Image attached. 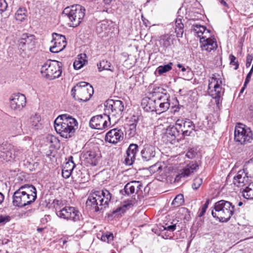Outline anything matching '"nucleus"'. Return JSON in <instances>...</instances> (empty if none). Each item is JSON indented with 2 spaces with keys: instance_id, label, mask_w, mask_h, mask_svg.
I'll return each mask as SVG.
<instances>
[{
  "instance_id": "obj_40",
  "label": "nucleus",
  "mask_w": 253,
  "mask_h": 253,
  "mask_svg": "<svg viewBox=\"0 0 253 253\" xmlns=\"http://www.w3.org/2000/svg\"><path fill=\"white\" fill-rule=\"evenodd\" d=\"M46 140L48 144L53 146L54 147L59 143V141L57 138L52 135H48L46 137Z\"/></svg>"
},
{
  "instance_id": "obj_54",
  "label": "nucleus",
  "mask_w": 253,
  "mask_h": 253,
  "mask_svg": "<svg viewBox=\"0 0 253 253\" xmlns=\"http://www.w3.org/2000/svg\"><path fill=\"white\" fill-rule=\"evenodd\" d=\"M72 172V171L66 169L64 168L62 169V174L63 177H64L65 178H69Z\"/></svg>"
},
{
  "instance_id": "obj_28",
  "label": "nucleus",
  "mask_w": 253,
  "mask_h": 253,
  "mask_svg": "<svg viewBox=\"0 0 253 253\" xmlns=\"http://www.w3.org/2000/svg\"><path fill=\"white\" fill-rule=\"evenodd\" d=\"M12 129L15 131V135H21L22 133V121L20 119L14 118L12 121Z\"/></svg>"
},
{
  "instance_id": "obj_2",
  "label": "nucleus",
  "mask_w": 253,
  "mask_h": 253,
  "mask_svg": "<svg viewBox=\"0 0 253 253\" xmlns=\"http://www.w3.org/2000/svg\"><path fill=\"white\" fill-rule=\"evenodd\" d=\"M37 198V190L33 185L25 184L16 190L12 196L14 207L22 208L34 203Z\"/></svg>"
},
{
  "instance_id": "obj_42",
  "label": "nucleus",
  "mask_w": 253,
  "mask_h": 253,
  "mask_svg": "<svg viewBox=\"0 0 253 253\" xmlns=\"http://www.w3.org/2000/svg\"><path fill=\"white\" fill-rule=\"evenodd\" d=\"M138 151V145L136 144H131L129 145L128 148L126 150V153L130 154H134V156H136V153Z\"/></svg>"
},
{
  "instance_id": "obj_11",
  "label": "nucleus",
  "mask_w": 253,
  "mask_h": 253,
  "mask_svg": "<svg viewBox=\"0 0 253 253\" xmlns=\"http://www.w3.org/2000/svg\"><path fill=\"white\" fill-rule=\"evenodd\" d=\"M56 214L60 218L74 222L80 221L83 219L81 212L73 207H65L57 211Z\"/></svg>"
},
{
  "instance_id": "obj_34",
  "label": "nucleus",
  "mask_w": 253,
  "mask_h": 253,
  "mask_svg": "<svg viewBox=\"0 0 253 253\" xmlns=\"http://www.w3.org/2000/svg\"><path fill=\"white\" fill-rule=\"evenodd\" d=\"M97 66L99 71L104 70H109L112 72L113 71V69L110 68L111 64L107 60H103L100 61L99 64H97Z\"/></svg>"
},
{
  "instance_id": "obj_39",
  "label": "nucleus",
  "mask_w": 253,
  "mask_h": 253,
  "mask_svg": "<svg viewBox=\"0 0 253 253\" xmlns=\"http://www.w3.org/2000/svg\"><path fill=\"white\" fill-rule=\"evenodd\" d=\"M172 63H169L167 65L160 66L157 68L156 71L160 75L165 73L169 71L172 69Z\"/></svg>"
},
{
  "instance_id": "obj_19",
  "label": "nucleus",
  "mask_w": 253,
  "mask_h": 253,
  "mask_svg": "<svg viewBox=\"0 0 253 253\" xmlns=\"http://www.w3.org/2000/svg\"><path fill=\"white\" fill-rule=\"evenodd\" d=\"M156 155V148L150 144H145L141 151L142 160L143 162H149L155 158Z\"/></svg>"
},
{
  "instance_id": "obj_16",
  "label": "nucleus",
  "mask_w": 253,
  "mask_h": 253,
  "mask_svg": "<svg viewBox=\"0 0 253 253\" xmlns=\"http://www.w3.org/2000/svg\"><path fill=\"white\" fill-rule=\"evenodd\" d=\"M198 167L199 166L197 163L191 162L187 164L179 171L178 174L175 178V180L178 181L181 178L191 175L197 171Z\"/></svg>"
},
{
  "instance_id": "obj_7",
  "label": "nucleus",
  "mask_w": 253,
  "mask_h": 253,
  "mask_svg": "<svg viewBox=\"0 0 253 253\" xmlns=\"http://www.w3.org/2000/svg\"><path fill=\"white\" fill-rule=\"evenodd\" d=\"M85 8L80 4L73 5L64 9L63 13L70 20V26L76 27L80 25L85 15Z\"/></svg>"
},
{
  "instance_id": "obj_8",
  "label": "nucleus",
  "mask_w": 253,
  "mask_h": 253,
  "mask_svg": "<svg viewBox=\"0 0 253 253\" xmlns=\"http://www.w3.org/2000/svg\"><path fill=\"white\" fill-rule=\"evenodd\" d=\"M234 140L241 145H247L252 142L253 133L251 129L246 125L238 123L234 130Z\"/></svg>"
},
{
  "instance_id": "obj_23",
  "label": "nucleus",
  "mask_w": 253,
  "mask_h": 253,
  "mask_svg": "<svg viewBox=\"0 0 253 253\" xmlns=\"http://www.w3.org/2000/svg\"><path fill=\"white\" fill-rule=\"evenodd\" d=\"M87 166H96L98 163V157L93 150H89L84 153L81 157Z\"/></svg>"
},
{
  "instance_id": "obj_22",
  "label": "nucleus",
  "mask_w": 253,
  "mask_h": 253,
  "mask_svg": "<svg viewBox=\"0 0 253 253\" xmlns=\"http://www.w3.org/2000/svg\"><path fill=\"white\" fill-rule=\"evenodd\" d=\"M142 187V183L139 181H132L127 183L125 186L124 192L127 196L133 195L138 192Z\"/></svg>"
},
{
  "instance_id": "obj_53",
  "label": "nucleus",
  "mask_w": 253,
  "mask_h": 253,
  "mask_svg": "<svg viewBox=\"0 0 253 253\" xmlns=\"http://www.w3.org/2000/svg\"><path fill=\"white\" fill-rule=\"evenodd\" d=\"M253 66L251 68L250 72H249V73L247 74V76L246 78V79H245V81L244 82L245 83V86H247V85L249 84V83L250 82V80H251V76L252 75V74H253Z\"/></svg>"
},
{
  "instance_id": "obj_57",
  "label": "nucleus",
  "mask_w": 253,
  "mask_h": 253,
  "mask_svg": "<svg viewBox=\"0 0 253 253\" xmlns=\"http://www.w3.org/2000/svg\"><path fill=\"white\" fill-rule=\"evenodd\" d=\"M26 45L25 42L24 40H22V37H21L19 43V48L24 51L25 49V46Z\"/></svg>"
},
{
  "instance_id": "obj_20",
  "label": "nucleus",
  "mask_w": 253,
  "mask_h": 253,
  "mask_svg": "<svg viewBox=\"0 0 253 253\" xmlns=\"http://www.w3.org/2000/svg\"><path fill=\"white\" fill-rule=\"evenodd\" d=\"M57 36L54 40V45L50 47V51L53 53H58L64 49L66 45V38L64 36L55 34Z\"/></svg>"
},
{
  "instance_id": "obj_25",
  "label": "nucleus",
  "mask_w": 253,
  "mask_h": 253,
  "mask_svg": "<svg viewBox=\"0 0 253 253\" xmlns=\"http://www.w3.org/2000/svg\"><path fill=\"white\" fill-rule=\"evenodd\" d=\"M142 105L147 111H155L154 98H145L142 99Z\"/></svg>"
},
{
  "instance_id": "obj_30",
  "label": "nucleus",
  "mask_w": 253,
  "mask_h": 253,
  "mask_svg": "<svg viewBox=\"0 0 253 253\" xmlns=\"http://www.w3.org/2000/svg\"><path fill=\"white\" fill-rule=\"evenodd\" d=\"M153 97H156L158 99V103L166 102V101H169V95L167 93L163 92L158 93L154 92L153 93Z\"/></svg>"
},
{
  "instance_id": "obj_50",
  "label": "nucleus",
  "mask_w": 253,
  "mask_h": 253,
  "mask_svg": "<svg viewBox=\"0 0 253 253\" xmlns=\"http://www.w3.org/2000/svg\"><path fill=\"white\" fill-rule=\"evenodd\" d=\"M75 164L74 163V162H68L64 165L63 168L69 170L73 172V170L75 167Z\"/></svg>"
},
{
  "instance_id": "obj_32",
  "label": "nucleus",
  "mask_w": 253,
  "mask_h": 253,
  "mask_svg": "<svg viewBox=\"0 0 253 253\" xmlns=\"http://www.w3.org/2000/svg\"><path fill=\"white\" fill-rule=\"evenodd\" d=\"M27 10L24 8H19L15 14V18L17 21L22 22L27 17Z\"/></svg>"
},
{
  "instance_id": "obj_49",
  "label": "nucleus",
  "mask_w": 253,
  "mask_h": 253,
  "mask_svg": "<svg viewBox=\"0 0 253 253\" xmlns=\"http://www.w3.org/2000/svg\"><path fill=\"white\" fill-rule=\"evenodd\" d=\"M107 22L106 21H103L102 22L98 23L96 29L98 32H101L106 30L107 29Z\"/></svg>"
},
{
  "instance_id": "obj_48",
  "label": "nucleus",
  "mask_w": 253,
  "mask_h": 253,
  "mask_svg": "<svg viewBox=\"0 0 253 253\" xmlns=\"http://www.w3.org/2000/svg\"><path fill=\"white\" fill-rule=\"evenodd\" d=\"M210 201H211V200L210 199H207L206 200V202L205 203V204L202 206L201 209L200 210V212L199 214V216L200 217H202V216H203L204 215L206 211L207 208H208V206H209Z\"/></svg>"
},
{
  "instance_id": "obj_17",
  "label": "nucleus",
  "mask_w": 253,
  "mask_h": 253,
  "mask_svg": "<svg viewBox=\"0 0 253 253\" xmlns=\"http://www.w3.org/2000/svg\"><path fill=\"white\" fill-rule=\"evenodd\" d=\"M124 133L121 129L114 128L109 131L106 134L105 140L110 143L116 144L123 140Z\"/></svg>"
},
{
  "instance_id": "obj_41",
  "label": "nucleus",
  "mask_w": 253,
  "mask_h": 253,
  "mask_svg": "<svg viewBox=\"0 0 253 253\" xmlns=\"http://www.w3.org/2000/svg\"><path fill=\"white\" fill-rule=\"evenodd\" d=\"M163 168V166L161 163H157L154 165L149 167V171L151 172H159L160 173Z\"/></svg>"
},
{
  "instance_id": "obj_64",
  "label": "nucleus",
  "mask_w": 253,
  "mask_h": 253,
  "mask_svg": "<svg viewBox=\"0 0 253 253\" xmlns=\"http://www.w3.org/2000/svg\"><path fill=\"white\" fill-rule=\"evenodd\" d=\"M220 1V3L224 5V6L228 7V4H227L226 2V0H219Z\"/></svg>"
},
{
  "instance_id": "obj_51",
  "label": "nucleus",
  "mask_w": 253,
  "mask_h": 253,
  "mask_svg": "<svg viewBox=\"0 0 253 253\" xmlns=\"http://www.w3.org/2000/svg\"><path fill=\"white\" fill-rule=\"evenodd\" d=\"M229 58L230 60V64L235 66L234 69L235 70L237 69L239 67V64L238 62L235 61L236 57L233 55H230L229 56Z\"/></svg>"
},
{
  "instance_id": "obj_43",
  "label": "nucleus",
  "mask_w": 253,
  "mask_h": 253,
  "mask_svg": "<svg viewBox=\"0 0 253 253\" xmlns=\"http://www.w3.org/2000/svg\"><path fill=\"white\" fill-rule=\"evenodd\" d=\"M13 149L14 150L13 151V155H14V160H15L16 158L19 159L22 156L23 152L24 151L23 149H21L20 147H17L14 146H13Z\"/></svg>"
},
{
  "instance_id": "obj_62",
  "label": "nucleus",
  "mask_w": 253,
  "mask_h": 253,
  "mask_svg": "<svg viewBox=\"0 0 253 253\" xmlns=\"http://www.w3.org/2000/svg\"><path fill=\"white\" fill-rule=\"evenodd\" d=\"M177 67H178L179 68H181V71L182 72H185L186 71V68H185L182 64H177Z\"/></svg>"
},
{
  "instance_id": "obj_13",
  "label": "nucleus",
  "mask_w": 253,
  "mask_h": 253,
  "mask_svg": "<svg viewBox=\"0 0 253 253\" xmlns=\"http://www.w3.org/2000/svg\"><path fill=\"white\" fill-rule=\"evenodd\" d=\"M10 108L15 111L21 110L26 105L25 96L20 93L13 94L9 98Z\"/></svg>"
},
{
  "instance_id": "obj_31",
  "label": "nucleus",
  "mask_w": 253,
  "mask_h": 253,
  "mask_svg": "<svg viewBox=\"0 0 253 253\" xmlns=\"http://www.w3.org/2000/svg\"><path fill=\"white\" fill-rule=\"evenodd\" d=\"M41 116L38 114H35L31 117L30 119V123L32 126L36 129H38L41 126Z\"/></svg>"
},
{
  "instance_id": "obj_18",
  "label": "nucleus",
  "mask_w": 253,
  "mask_h": 253,
  "mask_svg": "<svg viewBox=\"0 0 253 253\" xmlns=\"http://www.w3.org/2000/svg\"><path fill=\"white\" fill-rule=\"evenodd\" d=\"M246 169H243L238 171L237 174L234 177L233 183L237 187H243L249 182V176Z\"/></svg>"
},
{
  "instance_id": "obj_4",
  "label": "nucleus",
  "mask_w": 253,
  "mask_h": 253,
  "mask_svg": "<svg viewBox=\"0 0 253 253\" xmlns=\"http://www.w3.org/2000/svg\"><path fill=\"white\" fill-rule=\"evenodd\" d=\"M111 199V194L106 189L91 194L86 202V206L98 211L105 208Z\"/></svg>"
},
{
  "instance_id": "obj_33",
  "label": "nucleus",
  "mask_w": 253,
  "mask_h": 253,
  "mask_svg": "<svg viewBox=\"0 0 253 253\" xmlns=\"http://www.w3.org/2000/svg\"><path fill=\"white\" fill-rule=\"evenodd\" d=\"M183 24L181 22V19H176L175 21V32L177 37H181L183 33Z\"/></svg>"
},
{
  "instance_id": "obj_60",
  "label": "nucleus",
  "mask_w": 253,
  "mask_h": 253,
  "mask_svg": "<svg viewBox=\"0 0 253 253\" xmlns=\"http://www.w3.org/2000/svg\"><path fill=\"white\" fill-rule=\"evenodd\" d=\"M123 211V208L122 207H120V208H118L116 210L114 211L113 213L114 214L119 215L121 213V211ZM123 212V211H122V212Z\"/></svg>"
},
{
  "instance_id": "obj_56",
  "label": "nucleus",
  "mask_w": 253,
  "mask_h": 253,
  "mask_svg": "<svg viewBox=\"0 0 253 253\" xmlns=\"http://www.w3.org/2000/svg\"><path fill=\"white\" fill-rule=\"evenodd\" d=\"M253 59V56L251 54H248L246 58V66L249 67L251 64L252 61Z\"/></svg>"
},
{
  "instance_id": "obj_37",
  "label": "nucleus",
  "mask_w": 253,
  "mask_h": 253,
  "mask_svg": "<svg viewBox=\"0 0 253 253\" xmlns=\"http://www.w3.org/2000/svg\"><path fill=\"white\" fill-rule=\"evenodd\" d=\"M22 40H24L28 45H33L35 43V36L32 35H28L27 34H23Z\"/></svg>"
},
{
  "instance_id": "obj_5",
  "label": "nucleus",
  "mask_w": 253,
  "mask_h": 253,
  "mask_svg": "<svg viewBox=\"0 0 253 253\" xmlns=\"http://www.w3.org/2000/svg\"><path fill=\"white\" fill-rule=\"evenodd\" d=\"M221 78L218 74H213L209 80L208 92L210 96L215 99L217 106L219 107L221 104V98L224 93V89L222 88Z\"/></svg>"
},
{
  "instance_id": "obj_27",
  "label": "nucleus",
  "mask_w": 253,
  "mask_h": 253,
  "mask_svg": "<svg viewBox=\"0 0 253 253\" xmlns=\"http://www.w3.org/2000/svg\"><path fill=\"white\" fill-rule=\"evenodd\" d=\"M137 124V121L134 118L129 121V123L127 124L128 128L126 131V134L128 135L129 137H132L136 134V127Z\"/></svg>"
},
{
  "instance_id": "obj_61",
  "label": "nucleus",
  "mask_w": 253,
  "mask_h": 253,
  "mask_svg": "<svg viewBox=\"0 0 253 253\" xmlns=\"http://www.w3.org/2000/svg\"><path fill=\"white\" fill-rule=\"evenodd\" d=\"M154 98L155 100V108H156V109H155V111L157 113V110L158 107L159 106V104L158 103V99L156 97Z\"/></svg>"
},
{
  "instance_id": "obj_38",
  "label": "nucleus",
  "mask_w": 253,
  "mask_h": 253,
  "mask_svg": "<svg viewBox=\"0 0 253 253\" xmlns=\"http://www.w3.org/2000/svg\"><path fill=\"white\" fill-rule=\"evenodd\" d=\"M170 107V102L169 101H166V102L164 103H160L159 106L158 107V109L157 110V114H161L162 113L165 112L167 111Z\"/></svg>"
},
{
  "instance_id": "obj_55",
  "label": "nucleus",
  "mask_w": 253,
  "mask_h": 253,
  "mask_svg": "<svg viewBox=\"0 0 253 253\" xmlns=\"http://www.w3.org/2000/svg\"><path fill=\"white\" fill-rule=\"evenodd\" d=\"M10 219V217L9 216H3L2 215H0V223L8 222Z\"/></svg>"
},
{
  "instance_id": "obj_47",
  "label": "nucleus",
  "mask_w": 253,
  "mask_h": 253,
  "mask_svg": "<svg viewBox=\"0 0 253 253\" xmlns=\"http://www.w3.org/2000/svg\"><path fill=\"white\" fill-rule=\"evenodd\" d=\"M202 182L203 180L202 178L196 177L194 179L193 183L192 185V188L195 190H197L201 185Z\"/></svg>"
},
{
  "instance_id": "obj_12",
  "label": "nucleus",
  "mask_w": 253,
  "mask_h": 253,
  "mask_svg": "<svg viewBox=\"0 0 253 253\" xmlns=\"http://www.w3.org/2000/svg\"><path fill=\"white\" fill-rule=\"evenodd\" d=\"M109 115L104 112L103 115L93 117L89 122L90 126L94 129H103L110 126Z\"/></svg>"
},
{
  "instance_id": "obj_6",
  "label": "nucleus",
  "mask_w": 253,
  "mask_h": 253,
  "mask_svg": "<svg viewBox=\"0 0 253 253\" xmlns=\"http://www.w3.org/2000/svg\"><path fill=\"white\" fill-rule=\"evenodd\" d=\"M93 92V87L89 84L81 82L73 87L71 95L76 100L86 102L89 100Z\"/></svg>"
},
{
  "instance_id": "obj_35",
  "label": "nucleus",
  "mask_w": 253,
  "mask_h": 253,
  "mask_svg": "<svg viewBox=\"0 0 253 253\" xmlns=\"http://www.w3.org/2000/svg\"><path fill=\"white\" fill-rule=\"evenodd\" d=\"M184 197L182 194L177 195L172 202L171 205L174 207H178L184 203Z\"/></svg>"
},
{
  "instance_id": "obj_21",
  "label": "nucleus",
  "mask_w": 253,
  "mask_h": 253,
  "mask_svg": "<svg viewBox=\"0 0 253 253\" xmlns=\"http://www.w3.org/2000/svg\"><path fill=\"white\" fill-rule=\"evenodd\" d=\"M178 126H179L176 122L175 126H169L167 128L166 135L170 141L172 142L176 139L179 140L181 138L180 135H182L181 132L182 131V130L178 128Z\"/></svg>"
},
{
  "instance_id": "obj_24",
  "label": "nucleus",
  "mask_w": 253,
  "mask_h": 253,
  "mask_svg": "<svg viewBox=\"0 0 253 253\" xmlns=\"http://www.w3.org/2000/svg\"><path fill=\"white\" fill-rule=\"evenodd\" d=\"M200 43H201L202 50L208 52H211L212 50L216 49L217 47V42L214 38L205 41L202 40Z\"/></svg>"
},
{
  "instance_id": "obj_29",
  "label": "nucleus",
  "mask_w": 253,
  "mask_h": 253,
  "mask_svg": "<svg viewBox=\"0 0 253 253\" xmlns=\"http://www.w3.org/2000/svg\"><path fill=\"white\" fill-rule=\"evenodd\" d=\"M243 196L248 200H253V183H250L242 192Z\"/></svg>"
},
{
  "instance_id": "obj_26",
  "label": "nucleus",
  "mask_w": 253,
  "mask_h": 253,
  "mask_svg": "<svg viewBox=\"0 0 253 253\" xmlns=\"http://www.w3.org/2000/svg\"><path fill=\"white\" fill-rule=\"evenodd\" d=\"M173 39L170 35L166 34L160 37V44L164 48L169 47L173 43Z\"/></svg>"
},
{
  "instance_id": "obj_36",
  "label": "nucleus",
  "mask_w": 253,
  "mask_h": 253,
  "mask_svg": "<svg viewBox=\"0 0 253 253\" xmlns=\"http://www.w3.org/2000/svg\"><path fill=\"white\" fill-rule=\"evenodd\" d=\"M192 28L195 34L199 38L202 36V34L205 31L206 28L204 26L198 24L193 25Z\"/></svg>"
},
{
  "instance_id": "obj_10",
  "label": "nucleus",
  "mask_w": 253,
  "mask_h": 253,
  "mask_svg": "<svg viewBox=\"0 0 253 253\" xmlns=\"http://www.w3.org/2000/svg\"><path fill=\"white\" fill-rule=\"evenodd\" d=\"M124 102L120 100L109 99L104 104V112L112 117H121L124 109Z\"/></svg>"
},
{
  "instance_id": "obj_46",
  "label": "nucleus",
  "mask_w": 253,
  "mask_h": 253,
  "mask_svg": "<svg viewBox=\"0 0 253 253\" xmlns=\"http://www.w3.org/2000/svg\"><path fill=\"white\" fill-rule=\"evenodd\" d=\"M85 61L82 59V57L79 58L74 62V67L75 69H81L84 64Z\"/></svg>"
},
{
  "instance_id": "obj_52",
  "label": "nucleus",
  "mask_w": 253,
  "mask_h": 253,
  "mask_svg": "<svg viewBox=\"0 0 253 253\" xmlns=\"http://www.w3.org/2000/svg\"><path fill=\"white\" fill-rule=\"evenodd\" d=\"M7 7V4L5 0H0V12L4 11Z\"/></svg>"
},
{
  "instance_id": "obj_63",
  "label": "nucleus",
  "mask_w": 253,
  "mask_h": 253,
  "mask_svg": "<svg viewBox=\"0 0 253 253\" xmlns=\"http://www.w3.org/2000/svg\"><path fill=\"white\" fill-rule=\"evenodd\" d=\"M105 237L107 238L108 240H113V234L110 233L109 234H107L105 236Z\"/></svg>"
},
{
  "instance_id": "obj_14",
  "label": "nucleus",
  "mask_w": 253,
  "mask_h": 253,
  "mask_svg": "<svg viewBox=\"0 0 253 253\" xmlns=\"http://www.w3.org/2000/svg\"><path fill=\"white\" fill-rule=\"evenodd\" d=\"M13 146L10 144H2L0 146V161L11 162L14 161L13 155Z\"/></svg>"
},
{
  "instance_id": "obj_45",
  "label": "nucleus",
  "mask_w": 253,
  "mask_h": 253,
  "mask_svg": "<svg viewBox=\"0 0 253 253\" xmlns=\"http://www.w3.org/2000/svg\"><path fill=\"white\" fill-rule=\"evenodd\" d=\"M126 156L125 158V163L126 165L130 166L131 165L135 159V156H134V154L131 155L129 153H126Z\"/></svg>"
},
{
  "instance_id": "obj_3",
  "label": "nucleus",
  "mask_w": 253,
  "mask_h": 253,
  "mask_svg": "<svg viewBox=\"0 0 253 253\" xmlns=\"http://www.w3.org/2000/svg\"><path fill=\"white\" fill-rule=\"evenodd\" d=\"M239 209L229 201L221 200L214 204V210H212V216L220 222H226L229 221L234 213L239 212Z\"/></svg>"
},
{
  "instance_id": "obj_44",
  "label": "nucleus",
  "mask_w": 253,
  "mask_h": 253,
  "mask_svg": "<svg viewBox=\"0 0 253 253\" xmlns=\"http://www.w3.org/2000/svg\"><path fill=\"white\" fill-rule=\"evenodd\" d=\"M202 36L200 38V42H202V40L205 41L214 38L213 36H211L210 31L206 28L205 31L202 34Z\"/></svg>"
},
{
  "instance_id": "obj_58",
  "label": "nucleus",
  "mask_w": 253,
  "mask_h": 253,
  "mask_svg": "<svg viewBox=\"0 0 253 253\" xmlns=\"http://www.w3.org/2000/svg\"><path fill=\"white\" fill-rule=\"evenodd\" d=\"M61 202L58 200H54L53 204L54 206L57 211H58L59 208H58V206L61 204Z\"/></svg>"
},
{
  "instance_id": "obj_1",
  "label": "nucleus",
  "mask_w": 253,
  "mask_h": 253,
  "mask_svg": "<svg viewBox=\"0 0 253 253\" xmlns=\"http://www.w3.org/2000/svg\"><path fill=\"white\" fill-rule=\"evenodd\" d=\"M54 124L57 133L66 139L72 137L78 127L77 120L67 114L59 115L55 120Z\"/></svg>"
},
{
  "instance_id": "obj_9",
  "label": "nucleus",
  "mask_w": 253,
  "mask_h": 253,
  "mask_svg": "<svg viewBox=\"0 0 253 253\" xmlns=\"http://www.w3.org/2000/svg\"><path fill=\"white\" fill-rule=\"evenodd\" d=\"M41 72L43 77L52 80L58 78L62 74V70L59 62L48 60L42 66Z\"/></svg>"
},
{
  "instance_id": "obj_59",
  "label": "nucleus",
  "mask_w": 253,
  "mask_h": 253,
  "mask_svg": "<svg viewBox=\"0 0 253 253\" xmlns=\"http://www.w3.org/2000/svg\"><path fill=\"white\" fill-rule=\"evenodd\" d=\"M166 230H168L171 231H173L176 229V225L173 224L171 225L168 226L167 227L165 228Z\"/></svg>"
},
{
  "instance_id": "obj_15",
  "label": "nucleus",
  "mask_w": 253,
  "mask_h": 253,
  "mask_svg": "<svg viewBox=\"0 0 253 253\" xmlns=\"http://www.w3.org/2000/svg\"><path fill=\"white\" fill-rule=\"evenodd\" d=\"M177 123L179 126L178 128L182 130V136H190L195 130V125L190 120H178Z\"/></svg>"
}]
</instances>
